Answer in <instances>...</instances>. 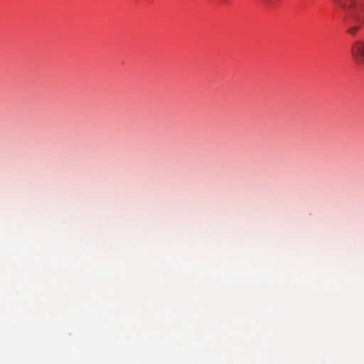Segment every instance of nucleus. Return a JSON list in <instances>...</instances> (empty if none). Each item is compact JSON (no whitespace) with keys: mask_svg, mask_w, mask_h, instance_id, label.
Here are the masks:
<instances>
[{"mask_svg":"<svg viewBox=\"0 0 364 364\" xmlns=\"http://www.w3.org/2000/svg\"><path fill=\"white\" fill-rule=\"evenodd\" d=\"M264 1L266 3H268V4H272L273 3V0H264Z\"/></svg>","mask_w":364,"mask_h":364,"instance_id":"3","label":"nucleus"},{"mask_svg":"<svg viewBox=\"0 0 364 364\" xmlns=\"http://www.w3.org/2000/svg\"><path fill=\"white\" fill-rule=\"evenodd\" d=\"M342 9L346 16V32L355 36L364 24V5L357 4L355 0H332Z\"/></svg>","mask_w":364,"mask_h":364,"instance_id":"1","label":"nucleus"},{"mask_svg":"<svg viewBox=\"0 0 364 364\" xmlns=\"http://www.w3.org/2000/svg\"><path fill=\"white\" fill-rule=\"evenodd\" d=\"M350 54L353 61L359 66H364V40L358 39L350 46Z\"/></svg>","mask_w":364,"mask_h":364,"instance_id":"2","label":"nucleus"}]
</instances>
